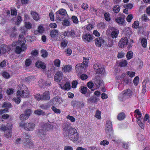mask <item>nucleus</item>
Returning a JSON list of instances; mask_svg holds the SVG:
<instances>
[{
    "label": "nucleus",
    "instance_id": "f257e3e1",
    "mask_svg": "<svg viewBox=\"0 0 150 150\" xmlns=\"http://www.w3.org/2000/svg\"><path fill=\"white\" fill-rule=\"evenodd\" d=\"M63 132L64 136L74 142L77 141L79 138V134L76 129L74 128L65 126L63 128Z\"/></svg>",
    "mask_w": 150,
    "mask_h": 150
},
{
    "label": "nucleus",
    "instance_id": "f03ea898",
    "mask_svg": "<svg viewBox=\"0 0 150 150\" xmlns=\"http://www.w3.org/2000/svg\"><path fill=\"white\" fill-rule=\"evenodd\" d=\"M125 74L123 73L121 76L119 75L116 76L117 79L116 82L118 83V88L119 90L122 89L124 85H126L128 83V80L127 79H125Z\"/></svg>",
    "mask_w": 150,
    "mask_h": 150
},
{
    "label": "nucleus",
    "instance_id": "7ed1b4c3",
    "mask_svg": "<svg viewBox=\"0 0 150 150\" xmlns=\"http://www.w3.org/2000/svg\"><path fill=\"white\" fill-rule=\"evenodd\" d=\"M25 41H22L20 39L18 40V42H14L13 43V46H15L17 45L15 50L17 54H20L22 51H23L26 49V46L25 45Z\"/></svg>",
    "mask_w": 150,
    "mask_h": 150
},
{
    "label": "nucleus",
    "instance_id": "20e7f679",
    "mask_svg": "<svg viewBox=\"0 0 150 150\" xmlns=\"http://www.w3.org/2000/svg\"><path fill=\"white\" fill-rule=\"evenodd\" d=\"M19 126L28 131H33L35 129V124L32 122H21L19 124Z\"/></svg>",
    "mask_w": 150,
    "mask_h": 150
},
{
    "label": "nucleus",
    "instance_id": "39448f33",
    "mask_svg": "<svg viewBox=\"0 0 150 150\" xmlns=\"http://www.w3.org/2000/svg\"><path fill=\"white\" fill-rule=\"evenodd\" d=\"M52 123L48 122L46 123L41 125V129L39 131L40 134L43 135L45 134V131L49 130L53 128Z\"/></svg>",
    "mask_w": 150,
    "mask_h": 150
},
{
    "label": "nucleus",
    "instance_id": "423d86ee",
    "mask_svg": "<svg viewBox=\"0 0 150 150\" xmlns=\"http://www.w3.org/2000/svg\"><path fill=\"white\" fill-rule=\"evenodd\" d=\"M17 93L19 96L24 98L28 96L29 94L27 87L25 85L19 87L18 88Z\"/></svg>",
    "mask_w": 150,
    "mask_h": 150
},
{
    "label": "nucleus",
    "instance_id": "0eeeda50",
    "mask_svg": "<svg viewBox=\"0 0 150 150\" xmlns=\"http://www.w3.org/2000/svg\"><path fill=\"white\" fill-rule=\"evenodd\" d=\"M88 63V60L83 58V63L78 64L76 65L75 69L76 72L79 73L82 72L87 67Z\"/></svg>",
    "mask_w": 150,
    "mask_h": 150
},
{
    "label": "nucleus",
    "instance_id": "6e6552de",
    "mask_svg": "<svg viewBox=\"0 0 150 150\" xmlns=\"http://www.w3.org/2000/svg\"><path fill=\"white\" fill-rule=\"evenodd\" d=\"M133 42L132 40H131L130 41L128 42L127 38L125 37L122 38L120 40L119 42L118 45L120 47L123 48L127 45L128 48H130L132 47V45Z\"/></svg>",
    "mask_w": 150,
    "mask_h": 150
},
{
    "label": "nucleus",
    "instance_id": "1a4fd4ad",
    "mask_svg": "<svg viewBox=\"0 0 150 150\" xmlns=\"http://www.w3.org/2000/svg\"><path fill=\"white\" fill-rule=\"evenodd\" d=\"M56 19L57 21H62L65 17L67 15V13L66 10L61 9L56 13Z\"/></svg>",
    "mask_w": 150,
    "mask_h": 150
},
{
    "label": "nucleus",
    "instance_id": "9d476101",
    "mask_svg": "<svg viewBox=\"0 0 150 150\" xmlns=\"http://www.w3.org/2000/svg\"><path fill=\"white\" fill-rule=\"evenodd\" d=\"M105 132L107 134H109L111 136L112 134L113 130L111 122L108 120L106 121L105 126Z\"/></svg>",
    "mask_w": 150,
    "mask_h": 150
},
{
    "label": "nucleus",
    "instance_id": "9b49d317",
    "mask_svg": "<svg viewBox=\"0 0 150 150\" xmlns=\"http://www.w3.org/2000/svg\"><path fill=\"white\" fill-rule=\"evenodd\" d=\"M93 36L90 33H83L82 36L83 40L85 42H90L93 39Z\"/></svg>",
    "mask_w": 150,
    "mask_h": 150
},
{
    "label": "nucleus",
    "instance_id": "f8f14e48",
    "mask_svg": "<svg viewBox=\"0 0 150 150\" xmlns=\"http://www.w3.org/2000/svg\"><path fill=\"white\" fill-rule=\"evenodd\" d=\"M95 70H96V72L98 74H103L105 72L104 68L103 66L100 64H96L93 66Z\"/></svg>",
    "mask_w": 150,
    "mask_h": 150
},
{
    "label": "nucleus",
    "instance_id": "ddd939ff",
    "mask_svg": "<svg viewBox=\"0 0 150 150\" xmlns=\"http://www.w3.org/2000/svg\"><path fill=\"white\" fill-rule=\"evenodd\" d=\"M30 136H28L27 135L28 137L24 138L23 139V145L26 147H29V148H31L33 147V144L30 141V139L28 138Z\"/></svg>",
    "mask_w": 150,
    "mask_h": 150
},
{
    "label": "nucleus",
    "instance_id": "4468645a",
    "mask_svg": "<svg viewBox=\"0 0 150 150\" xmlns=\"http://www.w3.org/2000/svg\"><path fill=\"white\" fill-rule=\"evenodd\" d=\"M31 113V110L30 109L27 110L25 111L24 114L20 115V119L21 120H25L28 118Z\"/></svg>",
    "mask_w": 150,
    "mask_h": 150
},
{
    "label": "nucleus",
    "instance_id": "2eb2a0df",
    "mask_svg": "<svg viewBox=\"0 0 150 150\" xmlns=\"http://www.w3.org/2000/svg\"><path fill=\"white\" fill-rule=\"evenodd\" d=\"M71 104L73 107L76 108L77 109L81 108L84 105L83 102L77 101L75 100H73L71 102Z\"/></svg>",
    "mask_w": 150,
    "mask_h": 150
},
{
    "label": "nucleus",
    "instance_id": "dca6fc26",
    "mask_svg": "<svg viewBox=\"0 0 150 150\" xmlns=\"http://www.w3.org/2000/svg\"><path fill=\"white\" fill-rule=\"evenodd\" d=\"M95 42L96 45L99 47L103 45L105 43L104 40L101 37L96 38L95 40Z\"/></svg>",
    "mask_w": 150,
    "mask_h": 150
},
{
    "label": "nucleus",
    "instance_id": "f3484780",
    "mask_svg": "<svg viewBox=\"0 0 150 150\" xmlns=\"http://www.w3.org/2000/svg\"><path fill=\"white\" fill-rule=\"evenodd\" d=\"M64 36H68L74 38L75 37V33L74 30L73 29L65 31L63 33Z\"/></svg>",
    "mask_w": 150,
    "mask_h": 150
},
{
    "label": "nucleus",
    "instance_id": "a211bd4d",
    "mask_svg": "<svg viewBox=\"0 0 150 150\" xmlns=\"http://www.w3.org/2000/svg\"><path fill=\"white\" fill-rule=\"evenodd\" d=\"M95 86L96 89L99 88L103 86L104 85L103 81L101 79H98L94 82Z\"/></svg>",
    "mask_w": 150,
    "mask_h": 150
},
{
    "label": "nucleus",
    "instance_id": "6ab92c4d",
    "mask_svg": "<svg viewBox=\"0 0 150 150\" xmlns=\"http://www.w3.org/2000/svg\"><path fill=\"white\" fill-rule=\"evenodd\" d=\"M62 73L61 71L57 72L54 76V80L55 81L58 82L62 79Z\"/></svg>",
    "mask_w": 150,
    "mask_h": 150
},
{
    "label": "nucleus",
    "instance_id": "aec40b11",
    "mask_svg": "<svg viewBox=\"0 0 150 150\" xmlns=\"http://www.w3.org/2000/svg\"><path fill=\"white\" fill-rule=\"evenodd\" d=\"M11 49L10 47L7 46L1 45L0 48V54L8 52Z\"/></svg>",
    "mask_w": 150,
    "mask_h": 150
},
{
    "label": "nucleus",
    "instance_id": "412c9836",
    "mask_svg": "<svg viewBox=\"0 0 150 150\" xmlns=\"http://www.w3.org/2000/svg\"><path fill=\"white\" fill-rule=\"evenodd\" d=\"M59 85L62 89L65 90H69L71 88L70 84L69 82H66L64 85L63 83H61Z\"/></svg>",
    "mask_w": 150,
    "mask_h": 150
},
{
    "label": "nucleus",
    "instance_id": "4be33fe9",
    "mask_svg": "<svg viewBox=\"0 0 150 150\" xmlns=\"http://www.w3.org/2000/svg\"><path fill=\"white\" fill-rule=\"evenodd\" d=\"M111 33V36L113 38H116L117 37L119 34L118 30L116 28H113L112 29Z\"/></svg>",
    "mask_w": 150,
    "mask_h": 150
},
{
    "label": "nucleus",
    "instance_id": "5701e85b",
    "mask_svg": "<svg viewBox=\"0 0 150 150\" xmlns=\"http://www.w3.org/2000/svg\"><path fill=\"white\" fill-rule=\"evenodd\" d=\"M42 100H50V96L49 91H46L42 95Z\"/></svg>",
    "mask_w": 150,
    "mask_h": 150
},
{
    "label": "nucleus",
    "instance_id": "b1692460",
    "mask_svg": "<svg viewBox=\"0 0 150 150\" xmlns=\"http://www.w3.org/2000/svg\"><path fill=\"white\" fill-rule=\"evenodd\" d=\"M11 129L12 125H11L8 130L6 131L4 135L6 138H11V137L12 136Z\"/></svg>",
    "mask_w": 150,
    "mask_h": 150
},
{
    "label": "nucleus",
    "instance_id": "393cba45",
    "mask_svg": "<svg viewBox=\"0 0 150 150\" xmlns=\"http://www.w3.org/2000/svg\"><path fill=\"white\" fill-rule=\"evenodd\" d=\"M125 93H124L126 98H129L132 95V91L130 89H128L122 91Z\"/></svg>",
    "mask_w": 150,
    "mask_h": 150
},
{
    "label": "nucleus",
    "instance_id": "a878e982",
    "mask_svg": "<svg viewBox=\"0 0 150 150\" xmlns=\"http://www.w3.org/2000/svg\"><path fill=\"white\" fill-rule=\"evenodd\" d=\"M134 113L135 114L136 117L137 119H142V114L141 112L138 109L134 111Z\"/></svg>",
    "mask_w": 150,
    "mask_h": 150
},
{
    "label": "nucleus",
    "instance_id": "bb28decb",
    "mask_svg": "<svg viewBox=\"0 0 150 150\" xmlns=\"http://www.w3.org/2000/svg\"><path fill=\"white\" fill-rule=\"evenodd\" d=\"M36 67L38 68H41L43 69L45 68L46 66L44 63L41 61H38L36 62L35 64Z\"/></svg>",
    "mask_w": 150,
    "mask_h": 150
},
{
    "label": "nucleus",
    "instance_id": "cd10ccee",
    "mask_svg": "<svg viewBox=\"0 0 150 150\" xmlns=\"http://www.w3.org/2000/svg\"><path fill=\"white\" fill-rule=\"evenodd\" d=\"M62 71L64 72H69L71 71L72 68L70 65H67L65 66L62 67Z\"/></svg>",
    "mask_w": 150,
    "mask_h": 150
},
{
    "label": "nucleus",
    "instance_id": "c85d7f7f",
    "mask_svg": "<svg viewBox=\"0 0 150 150\" xmlns=\"http://www.w3.org/2000/svg\"><path fill=\"white\" fill-rule=\"evenodd\" d=\"M58 31L57 30H52L50 32V35L52 38L56 37L58 35Z\"/></svg>",
    "mask_w": 150,
    "mask_h": 150
},
{
    "label": "nucleus",
    "instance_id": "c756f323",
    "mask_svg": "<svg viewBox=\"0 0 150 150\" xmlns=\"http://www.w3.org/2000/svg\"><path fill=\"white\" fill-rule=\"evenodd\" d=\"M88 100L89 102L96 103L99 100L98 98L96 97L92 96L90 97Z\"/></svg>",
    "mask_w": 150,
    "mask_h": 150
},
{
    "label": "nucleus",
    "instance_id": "7c9ffc66",
    "mask_svg": "<svg viewBox=\"0 0 150 150\" xmlns=\"http://www.w3.org/2000/svg\"><path fill=\"white\" fill-rule=\"evenodd\" d=\"M31 14L33 19L36 21H38L39 19L38 14L34 11L31 12Z\"/></svg>",
    "mask_w": 150,
    "mask_h": 150
},
{
    "label": "nucleus",
    "instance_id": "2f4dec72",
    "mask_svg": "<svg viewBox=\"0 0 150 150\" xmlns=\"http://www.w3.org/2000/svg\"><path fill=\"white\" fill-rule=\"evenodd\" d=\"M44 30V28L41 26H39L38 28V30L35 31L34 33L36 35L38 33H42Z\"/></svg>",
    "mask_w": 150,
    "mask_h": 150
},
{
    "label": "nucleus",
    "instance_id": "473e14b6",
    "mask_svg": "<svg viewBox=\"0 0 150 150\" xmlns=\"http://www.w3.org/2000/svg\"><path fill=\"white\" fill-rule=\"evenodd\" d=\"M38 83L39 84V85L40 86H41L43 85H45V86H49L50 85V82L49 81H48L47 83H46L45 82H44L43 81V80L42 79H40L39 81H38Z\"/></svg>",
    "mask_w": 150,
    "mask_h": 150
},
{
    "label": "nucleus",
    "instance_id": "72a5a7b5",
    "mask_svg": "<svg viewBox=\"0 0 150 150\" xmlns=\"http://www.w3.org/2000/svg\"><path fill=\"white\" fill-rule=\"evenodd\" d=\"M124 93V92H122L119 94L118 96L119 99L121 101L125 100L127 98L125 97Z\"/></svg>",
    "mask_w": 150,
    "mask_h": 150
},
{
    "label": "nucleus",
    "instance_id": "f704fd0d",
    "mask_svg": "<svg viewBox=\"0 0 150 150\" xmlns=\"http://www.w3.org/2000/svg\"><path fill=\"white\" fill-rule=\"evenodd\" d=\"M124 20L123 18L122 17L117 18L116 19V22L120 25L123 24L124 23Z\"/></svg>",
    "mask_w": 150,
    "mask_h": 150
},
{
    "label": "nucleus",
    "instance_id": "c9c22d12",
    "mask_svg": "<svg viewBox=\"0 0 150 150\" xmlns=\"http://www.w3.org/2000/svg\"><path fill=\"white\" fill-rule=\"evenodd\" d=\"M63 26H68L70 25V23L68 19H64L62 22Z\"/></svg>",
    "mask_w": 150,
    "mask_h": 150
},
{
    "label": "nucleus",
    "instance_id": "e433bc0d",
    "mask_svg": "<svg viewBox=\"0 0 150 150\" xmlns=\"http://www.w3.org/2000/svg\"><path fill=\"white\" fill-rule=\"evenodd\" d=\"M125 117V114L123 112L120 113L117 117V119L120 120H123Z\"/></svg>",
    "mask_w": 150,
    "mask_h": 150
},
{
    "label": "nucleus",
    "instance_id": "4c0bfd02",
    "mask_svg": "<svg viewBox=\"0 0 150 150\" xmlns=\"http://www.w3.org/2000/svg\"><path fill=\"white\" fill-rule=\"evenodd\" d=\"M142 119H137V121L138 124L140 126V127L144 129V122H142Z\"/></svg>",
    "mask_w": 150,
    "mask_h": 150
},
{
    "label": "nucleus",
    "instance_id": "58836bf2",
    "mask_svg": "<svg viewBox=\"0 0 150 150\" xmlns=\"http://www.w3.org/2000/svg\"><path fill=\"white\" fill-rule=\"evenodd\" d=\"M24 25L25 28L27 29H30L32 27V24L29 22H25Z\"/></svg>",
    "mask_w": 150,
    "mask_h": 150
},
{
    "label": "nucleus",
    "instance_id": "ea45409f",
    "mask_svg": "<svg viewBox=\"0 0 150 150\" xmlns=\"http://www.w3.org/2000/svg\"><path fill=\"white\" fill-rule=\"evenodd\" d=\"M101 112L99 110H97L96 111L95 116L98 119H100L101 118Z\"/></svg>",
    "mask_w": 150,
    "mask_h": 150
},
{
    "label": "nucleus",
    "instance_id": "a19ab883",
    "mask_svg": "<svg viewBox=\"0 0 150 150\" xmlns=\"http://www.w3.org/2000/svg\"><path fill=\"white\" fill-rule=\"evenodd\" d=\"M127 75L131 78H132L135 76V73L134 71H127L126 72Z\"/></svg>",
    "mask_w": 150,
    "mask_h": 150
},
{
    "label": "nucleus",
    "instance_id": "79ce46f5",
    "mask_svg": "<svg viewBox=\"0 0 150 150\" xmlns=\"http://www.w3.org/2000/svg\"><path fill=\"white\" fill-rule=\"evenodd\" d=\"M11 125H10V126H8V125H7L6 126H0V129L1 131L6 132L7 130H8Z\"/></svg>",
    "mask_w": 150,
    "mask_h": 150
},
{
    "label": "nucleus",
    "instance_id": "37998d69",
    "mask_svg": "<svg viewBox=\"0 0 150 150\" xmlns=\"http://www.w3.org/2000/svg\"><path fill=\"white\" fill-rule=\"evenodd\" d=\"M57 101V98H54L51 100L50 104L51 105H58Z\"/></svg>",
    "mask_w": 150,
    "mask_h": 150
},
{
    "label": "nucleus",
    "instance_id": "c03bdc74",
    "mask_svg": "<svg viewBox=\"0 0 150 150\" xmlns=\"http://www.w3.org/2000/svg\"><path fill=\"white\" fill-rule=\"evenodd\" d=\"M142 19L145 22H148L150 21V19L148 18L147 16L145 14L142 16Z\"/></svg>",
    "mask_w": 150,
    "mask_h": 150
},
{
    "label": "nucleus",
    "instance_id": "a18cd8bd",
    "mask_svg": "<svg viewBox=\"0 0 150 150\" xmlns=\"http://www.w3.org/2000/svg\"><path fill=\"white\" fill-rule=\"evenodd\" d=\"M133 55V53L132 52L129 51L127 52L126 57L127 59L129 60L132 58Z\"/></svg>",
    "mask_w": 150,
    "mask_h": 150
},
{
    "label": "nucleus",
    "instance_id": "49530a36",
    "mask_svg": "<svg viewBox=\"0 0 150 150\" xmlns=\"http://www.w3.org/2000/svg\"><path fill=\"white\" fill-rule=\"evenodd\" d=\"M127 64V62L126 60H122L119 63V66L121 67H126Z\"/></svg>",
    "mask_w": 150,
    "mask_h": 150
},
{
    "label": "nucleus",
    "instance_id": "de8ad7c7",
    "mask_svg": "<svg viewBox=\"0 0 150 150\" xmlns=\"http://www.w3.org/2000/svg\"><path fill=\"white\" fill-rule=\"evenodd\" d=\"M141 44L144 47H146L147 45V40L144 38L142 39L141 42Z\"/></svg>",
    "mask_w": 150,
    "mask_h": 150
},
{
    "label": "nucleus",
    "instance_id": "09e8293b",
    "mask_svg": "<svg viewBox=\"0 0 150 150\" xmlns=\"http://www.w3.org/2000/svg\"><path fill=\"white\" fill-rule=\"evenodd\" d=\"M23 19L20 16H18L17 18V21L16 22V24L19 25L21 23Z\"/></svg>",
    "mask_w": 150,
    "mask_h": 150
},
{
    "label": "nucleus",
    "instance_id": "8fccbe9b",
    "mask_svg": "<svg viewBox=\"0 0 150 150\" xmlns=\"http://www.w3.org/2000/svg\"><path fill=\"white\" fill-rule=\"evenodd\" d=\"M120 7L118 5L115 6L113 8V11L115 13H117L120 11Z\"/></svg>",
    "mask_w": 150,
    "mask_h": 150
},
{
    "label": "nucleus",
    "instance_id": "3c124183",
    "mask_svg": "<svg viewBox=\"0 0 150 150\" xmlns=\"http://www.w3.org/2000/svg\"><path fill=\"white\" fill-rule=\"evenodd\" d=\"M100 144L101 146H105L109 144V142L108 141L104 140L100 141Z\"/></svg>",
    "mask_w": 150,
    "mask_h": 150
},
{
    "label": "nucleus",
    "instance_id": "603ef678",
    "mask_svg": "<svg viewBox=\"0 0 150 150\" xmlns=\"http://www.w3.org/2000/svg\"><path fill=\"white\" fill-rule=\"evenodd\" d=\"M139 81V78L138 76L135 77L133 81V82L135 86H137L138 84Z\"/></svg>",
    "mask_w": 150,
    "mask_h": 150
},
{
    "label": "nucleus",
    "instance_id": "864d4df0",
    "mask_svg": "<svg viewBox=\"0 0 150 150\" xmlns=\"http://www.w3.org/2000/svg\"><path fill=\"white\" fill-rule=\"evenodd\" d=\"M93 28V25L91 24H88L87 25L83 27V28L85 30H92Z\"/></svg>",
    "mask_w": 150,
    "mask_h": 150
},
{
    "label": "nucleus",
    "instance_id": "5fc2aeb1",
    "mask_svg": "<svg viewBox=\"0 0 150 150\" xmlns=\"http://www.w3.org/2000/svg\"><path fill=\"white\" fill-rule=\"evenodd\" d=\"M34 113L35 114L40 115H44V112H43L42 110H37L35 111Z\"/></svg>",
    "mask_w": 150,
    "mask_h": 150
},
{
    "label": "nucleus",
    "instance_id": "6e6d98bb",
    "mask_svg": "<svg viewBox=\"0 0 150 150\" xmlns=\"http://www.w3.org/2000/svg\"><path fill=\"white\" fill-rule=\"evenodd\" d=\"M52 110L55 112L57 114H59L61 112L60 110L56 108L55 106H53L52 107Z\"/></svg>",
    "mask_w": 150,
    "mask_h": 150
},
{
    "label": "nucleus",
    "instance_id": "4d7b16f0",
    "mask_svg": "<svg viewBox=\"0 0 150 150\" xmlns=\"http://www.w3.org/2000/svg\"><path fill=\"white\" fill-rule=\"evenodd\" d=\"M13 100L15 102L16 104H19L21 101V98L20 97H17L13 98Z\"/></svg>",
    "mask_w": 150,
    "mask_h": 150
},
{
    "label": "nucleus",
    "instance_id": "13d9d810",
    "mask_svg": "<svg viewBox=\"0 0 150 150\" xmlns=\"http://www.w3.org/2000/svg\"><path fill=\"white\" fill-rule=\"evenodd\" d=\"M105 19L107 21H109L110 19V15L108 13H105L104 14Z\"/></svg>",
    "mask_w": 150,
    "mask_h": 150
},
{
    "label": "nucleus",
    "instance_id": "bf43d9fd",
    "mask_svg": "<svg viewBox=\"0 0 150 150\" xmlns=\"http://www.w3.org/2000/svg\"><path fill=\"white\" fill-rule=\"evenodd\" d=\"M5 31L7 33L10 34L11 37H13L15 36V34L14 33H10L11 31L10 29H7Z\"/></svg>",
    "mask_w": 150,
    "mask_h": 150
},
{
    "label": "nucleus",
    "instance_id": "052dcab7",
    "mask_svg": "<svg viewBox=\"0 0 150 150\" xmlns=\"http://www.w3.org/2000/svg\"><path fill=\"white\" fill-rule=\"evenodd\" d=\"M87 86L89 88H93L94 89H96L95 86V84L94 83H93L91 81H89L87 83Z\"/></svg>",
    "mask_w": 150,
    "mask_h": 150
},
{
    "label": "nucleus",
    "instance_id": "680f3d73",
    "mask_svg": "<svg viewBox=\"0 0 150 150\" xmlns=\"http://www.w3.org/2000/svg\"><path fill=\"white\" fill-rule=\"evenodd\" d=\"M41 53L42 56L44 58L46 57L48 55L47 52L45 50H42Z\"/></svg>",
    "mask_w": 150,
    "mask_h": 150
},
{
    "label": "nucleus",
    "instance_id": "e2e57ef3",
    "mask_svg": "<svg viewBox=\"0 0 150 150\" xmlns=\"http://www.w3.org/2000/svg\"><path fill=\"white\" fill-rule=\"evenodd\" d=\"M11 105L10 103L5 102L3 104L2 107L6 108H11Z\"/></svg>",
    "mask_w": 150,
    "mask_h": 150
},
{
    "label": "nucleus",
    "instance_id": "0e129e2a",
    "mask_svg": "<svg viewBox=\"0 0 150 150\" xmlns=\"http://www.w3.org/2000/svg\"><path fill=\"white\" fill-rule=\"evenodd\" d=\"M31 60L30 59H27L25 62V64L26 67H29L31 64Z\"/></svg>",
    "mask_w": 150,
    "mask_h": 150
},
{
    "label": "nucleus",
    "instance_id": "69168bd1",
    "mask_svg": "<svg viewBox=\"0 0 150 150\" xmlns=\"http://www.w3.org/2000/svg\"><path fill=\"white\" fill-rule=\"evenodd\" d=\"M54 64L56 67H59L60 65V61L59 59H55L54 62Z\"/></svg>",
    "mask_w": 150,
    "mask_h": 150
},
{
    "label": "nucleus",
    "instance_id": "338daca9",
    "mask_svg": "<svg viewBox=\"0 0 150 150\" xmlns=\"http://www.w3.org/2000/svg\"><path fill=\"white\" fill-rule=\"evenodd\" d=\"M139 23L138 21H135L132 25L133 28L137 29L139 27Z\"/></svg>",
    "mask_w": 150,
    "mask_h": 150
},
{
    "label": "nucleus",
    "instance_id": "774afa93",
    "mask_svg": "<svg viewBox=\"0 0 150 150\" xmlns=\"http://www.w3.org/2000/svg\"><path fill=\"white\" fill-rule=\"evenodd\" d=\"M87 88L86 87H82L81 88V92L83 94H85L87 91Z\"/></svg>",
    "mask_w": 150,
    "mask_h": 150
}]
</instances>
